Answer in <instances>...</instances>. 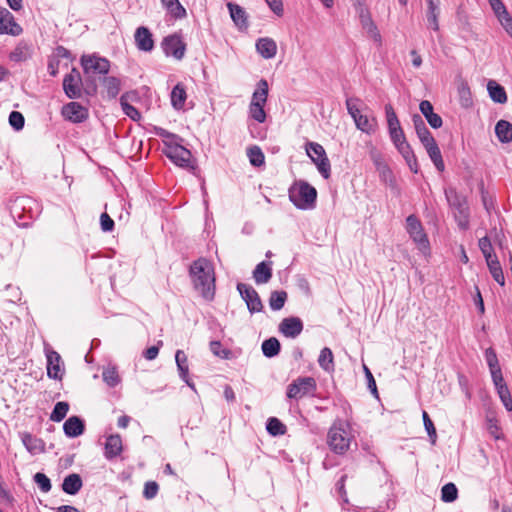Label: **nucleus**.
I'll return each instance as SVG.
<instances>
[{
	"mask_svg": "<svg viewBox=\"0 0 512 512\" xmlns=\"http://www.w3.org/2000/svg\"><path fill=\"white\" fill-rule=\"evenodd\" d=\"M190 276L195 290L204 299L211 301L215 295V277L212 264L204 258L194 261L190 266Z\"/></svg>",
	"mask_w": 512,
	"mask_h": 512,
	"instance_id": "nucleus-1",
	"label": "nucleus"
},
{
	"mask_svg": "<svg viewBox=\"0 0 512 512\" xmlns=\"http://www.w3.org/2000/svg\"><path fill=\"white\" fill-rule=\"evenodd\" d=\"M316 198V189L305 181L296 182L289 189V199L299 209L313 208Z\"/></svg>",
	"mask_w": 512,
	"mask_h": 512,
	"instance_id": "nucleus-2",
	"label": "nucleus"
},
{
	"mask_svg": "<svg viewBox=\"0 0 512 512\" xmlns=\"http://www.w3.org/2000/svg\"><path fill=\"white\" fill-rule=\"evenodd\" d=\"M352 436L348 425L342 421L335 422L328 432L327 442L330 449L337 454H344L350 447Z\"/></svg>",
	"mask_w": 512,
	"mask_h": 512,
	"instance_id": "nucleus-3",
	"label": "nucleus"
},
{
	"mask_svg": "<svg viewBox=\"0 0 512 512\" xmlns=\"http://www.w3.org/2000/svg\"><path fill=\"white\" fill-rule=\"evenodd\" d=\"M360 100L358 98H348L346 100L347 111L353 118L357 129L366 134H373L377 127V120L374 117L362 114L359 107Z\"/></svg>",
	"mask_w": 512,
	"mask_h": 512,
	"instance_id": "nucleus-4",
	"label": "nucleus"
},
{
	"mask_svg": "<svg viewBox=\"0 0 512 512\" xmlns=\"http://www.w3.org/2000/svg\"><path fill=\"white\" fill-rule=\"evenodd\" d=\"M268 97V83L266 80L261 79L257 84V89L253 93L252 101L249 106L250 116L259 123L266 120V113L264 105Z\"/></svg>",
	"mask_w": 512,
	"mask_h": 512,
	"instance_id": "nucleus-5",
	"label": "nucleus"
},
{
	"mask_svg": "<svg viewBox=\"0 0 512 512\" xmlns=\"http://www.w3.org/2000/svg\"><path fill=\"white\" fill-rule=\"evenodd\" d=\"M306 152L312 162L317 166L320 174L325 179H328L330 177L331 165L323 146L315 142H309L306 145Z\"/></svg>",
	"mask_w": 512,
	"mask_h": 512,
	"instance_id": "nucleus-6",
	"label": "nucleus"
},
{
	"mask_svg": "<svg viewBox=\"0 0 512 512\" xmlns=\"http://www.w3.org/2000/svg\"><path fill=\"white\" fill-rule=\"evenodd\" d=\"M406 229L414 243L424 254L429 251V240L423 226L415 215H409L406 219Z\"/></svg>",
	"mask_w": 512,
	"mask_h": 512,
	"instance_id": "nucleus-7",
	"label": "nucleus"
},
{
	"mask_svg": "<svg viewBox=\"0 0 512 512\" xmlns=\"http://www.w3.org/2000/svg\"><path fill=\"white\" fill-rule=\"evenodd\" d=\"M316 390V381L312 377H300L294 380L287 388V397L301 399Z\"/></svg>",
	"mask_w": 512,
	"mask_h": 512,
	"instance_id": "nucleus-8",
	"label": "nucleus"
},
{
	"mask_svg": "<svg viewBox=\"0 0 512 512\" xmlns=\"http://www.w3.org/2000/svg\"><path fill=\"white\" fill-rule=\"evenodd\" d=\"M80 61L85 74L106 75L110 70L109 60L96 54L83 55Z\"/></svg>",
	"mask_w": 512,
	"mask_h": 512,
	"instance_id": "nucleus-9",
	"label": "nucleus"
},
{
	"mask_svg": "<svg viewBox=\"0 0 512 512\" xmlns=\"http://www.w3.org/2000/svg\"><path fill=\"white\" fill-rule=\"evenodd\" d=\"M63 90L70 99H76L82 95V79L80 72L73 68L63 79Z\"/></svg>",
	"mask_w": 512,
	"mask_h": 512,
	"instance_id": "nucleus-10",
	"label": "nucleus"
},
{
	"mask_svg": "<svg viewBox=\"0 0 512 512\" xmlns=\"http://www.w3.org/2000/svg\"><path fill=\"white\" fill-rule=\"evenodd\" d=\"M161 45L167 56H173L177 60L184 57L186 45L179 35L173 34L165 37Z\"/></svg>",
	"mask_w": 512,
	"mask_h": 512,
	"instance_id": "nucleus-11",
	"label": "nucleus"
},
{
	"mask_svg": "<svg viewBox=\"0 0 512 512\" xmlns=\"http://www.w3.org/2000/svg\"><path fill=\"white\" fill-rule=\"evenodd\" d=\"M237 290L246 302L247 308L251 313L260 312L263 308L261 299L257 291L244 283H238Z\"/></svg>",
	"mask_w": 512,
	"mask_h": 512,
	"instance_id": "nucleus-12",
	"label": "nucleus"
},
{
	"mask_svg": "<svg viewBox=\"0 0 512 512\" xmlns=\"http://www.w3.org/2000/svg\"><path fill=\"white\" fill-rule=\"evenodd\" d=\"M166 156L176 165L181 167H189L191 163V152L184 146L179 144L167 145L165 150Z\"/></svg>",
	"mask_w": 512,
	"mask_h": 512,
	"instance_id": "nucleus-13",
	"label": "nucleus"
},
{
	"mask_svg": "<svg viewBox=\"0 0 512 512\" xmlns=\"http://www.w3.org/2000/svg\"><path fill=\"white\" fill-rule=\"evenodd\" d=\"M22 28L15 22L14 16L4 7H0V34L20 35Z\"/></svg>",
	"mask_w": 512,
	"mask_h": 512,
	"instance_id": "nucleus-14",
	"label": "nucleus"
},
{
	"mask_svg": "<svg viewBox=\"0 0 512 512\" xmlns=\"http://www.w3.org/2000/svg\"><path fill=\"white\" fill-rule=\"evenodd\" d=\"M62 115L73 123H81L88 118V110L78 102H70L63 106Z\"/></svg>",
	"mask_w": 512,
	"mask_h": 512,
	"instance_id": "nucleus-15",
	"label": "nucleus"
},
{
	"mask_svg": "<svg viewBox=\"0 0 512 512\" xmlns=\"http://www.w3.org/2000/svg\"><path fill=\"white\" fill-rule=\"evenodd\" d=\"M303 323L298 317L284 318L279 324V331L288 338H295L301 334Z\"/></svg>",
	"mask_w": 512,
	"mask_h": 512,
	"instance_id": "nucleus-16",
	"label": "nucleus"
},
{
	"mask_svg": "<svg viewBox=\"0 0 512 512\" xmlns=\"http://www.w3.org/2000/svg\"><path fill=\"white\" fill-rule=\"evenodd\" d=\"M135 44L137 48L144 52H150L154 48V40L148 28L141 26L135 31Z\"/></svg>",
	"mask_w": 512,
	"mask_h": 512,
	"instance_id": "nucleus-17",
	"label": "nucleus"
},
{
	"mask_svg": "<svg viewBox=\"0 0 512 512\" xmlns=\"http://www.w3.org/2000/svg\"><path fill=\"white\" fill-rule=\"evenodd\" d=\"M135 99H137V93L135 91L126 92L121 96L120 104L126 116L133 121H139L141 119L140 112L130 104V102Z\"/></svg>",
	"mask_w": 512,
	"mask_h": 512,
	"instance_id": "nucleus-18",
	"label": "nucleus"
},
{
	"mask_svg": "<svg viewBox=\"0 0 512 512\" xmlns=\"http://www.w3.org/2000/svg\"><path fill=\"white\" fill-rule=\"evenodd\" d=\"M21 440L27 451L32 455H38L45 451L44 441L30 433H21Z\"/></svg>",
	"mask_w": 512,
	"mask_h": 512,
	"instance_id": "nucleus-19",
	"label": "nucleus"
},
{
	"mask_svg": "<svg viewBox=\"0 0 512 512\" xmlns=\"http://www.w3.org/2000/svg\"><path fill=\"white\" fill-rule=\"evenodd\" d=\"M47 374L50 378L61 379L60 355L51 349H46Z\"/></svg>",
	"mask_w": 512,
	"mask_h": 512,
	"instance_id": "nucleus-20",
	"label": "nucleus"
},
{
	"mask_svg": "<svg viewBox=\"0 0 512 512\" xmlns=\"http://www.w3.org/2000/svg\"><path fill=\"white\" fill-rule=\"evenodd\" d=\"M427 3V11L426 18L428 27L432 28L434 31L439 30V22L438 18L440 15V0H426Z\"/></svg>",
	"mask_w": 512,
	"mask_h": 512,
	"instance_id": "nucleus-21",
	"label": "nucleus"
},
{
	"mask_svg": "<svg viewBox=\"0 0 512 512\" xmlns=\"http://www.w3.org/2000/svg\"><path fill=\"white\" fill-rule=\"evenodd\" d=\"M256 50L264 59H271L277 53V44L272 38H260L256 42Z\"/></svg>",
	"mask_w": 512,
	"mask_h": 512,
	"instance_id": "nucleus-22",
	"label": "nucleus"
},
{
	"mask_svg": "<svg viewBox=\"0 0 512 512\" xmlns=\"http://www.w3.org/2000/svg\"><path fill=\"white\" fill-rule=\"evenodd\" d=\"M445 196L449 205L456 210V213L463 214L468 211L465 198L458 194L454 188L446 189Z\"/></svg>",
	"mask_w": 512,
	"mask_h": 512,
	"instance_id": "nucleus-23",
	"label": "nucleus"
},
{
	"mask_svg": "<svg viewBox=\"0 0 512 512\" xmlns=\"http://www.w3.org/2000/svg\"><path fill=\"white\" fill-rule=\"evenodd\" d=\"M419 109L432 128L438 129L442 126V118L434 113L433 106L428 100L421 101Z\"/></svg>",
	"mask_w": 512,
	"mask_h": 512,
	"instance_id": "nucleus-24",
	"label": "nucleus"
},
{
	"mask_svg": "<svg viewBox=\"0 0 512 512\" xmlns=\"http://www.w3.org/2000/svg\"><path fill=\"white\" fill-rule=\"evenodd\" d=\"M63 430L68 437H78L84 432V423L78 416H71L65 421Z\"/></svg>",
	"mask_w": 512,
	"mask_h": 512,
	"instance_id": "nucleus-25",
	"label": "nucleus"
},
{
	"mask_svg": "<svg viewBox=\"0 0 512 512\" xmlns=\"http://www.w3.org/2000/svg\"><path fill=\"white\" fill-rule=\"evenodd\" d=\"M122 452V439L120 435H110L105 443V457L113 459Z\"/></svg>",
	"mask_w": 512,
	"mask_h": 512,
	"instance_id": "nucleus-26",
	"label": "nucleus"
},
{
	"mask_svg": "<svg viewBox=\"0 0 512 512\" xmlns=\"http://www.w3.org/2000/svg\"><path fill=\"white\" fill-rule=\"evenodd\" d=\"M227 7L229 9L230 16L234 21L235 25L240 29L247 28L248 22L244 9L234 3H228Z\"/></svg>",
	"mask_w": 512,
	"mask_h": 512,
	"instance_id": "nucleus-27",
	"label": "nucleus"
},
{
	"mask_svg": "<svg viewBox=\"0 0 512 512\" xmlns=\"http://www.w3.org/2000/svg\"><path fill=\"white\" fill-rule=\"evenodd\" d=\"M487 90L490 98L499 104L507 102V94L505 89L499 85L496 81L490 80L487 84Z\"/></svg>",
	"mask_w": 512,
	"mask_h": 512,
	"instance_id": "nucleus-28",
	"label": "nucleus"
},
{
	"mask_svg": "<svg viewBox=\"0 0 512 512\" xmlns=\"http://www.w3.org/2000/svg\"><path fill=\"white\" fill-rule=\"evenodd\" d=\"M398 152L403 156L410 170L414 173L418 172V165L416 157L408 144V142L402 143L400 145L395 146Z\"/></svg>",
	"mask_w": 512,
	"mask_h": 512,
	"instance_id": "nucleus-29",
	"label": "nucleus"
},
{
	"mask_svg": "<svg viewBox=\"0 0 512 512\" xmlns=\"http://www.w3.org/2000/svg\"><path fill=\"white\" fill-rule=\"evenodd\" d=\"M82 487V479L78 474L66 476L62 483V489L65 493L75 495Z\"/></svg>",
	"mask_w": 512,
	"mask_h": 512,
	"instance_id": "nucleus-30",
	"label": "nucleus"
},
{
	"mask_svg": "<svg viewBox=\"0 0 512 512\" xmlns=\"http://www.w3.org/2000/svg\"><path fill=\"white\" fill-rule=\"evenodd\" d=\"M272 277V269L266 262L257 264L253 271V278L257 284H265L269 282Z\"/></svg>",
	"mask_w": 512,
	"mask_h": 512,
	"instance_id": "nucleus-31",
	"label": "nucleus"
},
{
	"mask_svg": "<svg viewBox=\"0 0 512 512\" xmlns=\"http://www.w3.org/2000/svg\"><path fill=\"white\" fill-rule=\"evenodd\" d=\"M186 98L187 94L184 86L181 83L176 84L171 92L172 106L177 110L182 109L185 104Z\"/></svg>",
	"mask_w": 512,
	"mask_h": 512,
	"instance_id": "nucleus-32",
	"label": "nucleus"
},
{
	"mask_svg": "<svg viewBox=\"0 0 512 512\" xmlns=\"http://www.w3.org/2000/svg\"><path fill=\"white\" fill-rule=\"evenodd\" d=\"M495 133L502 143L512 141V124L506 120H500L496 124Z\"/></svg>",
	"mask_w": 512,
	"mask_h": 512,
	"instance_id": "nucleus-33",
	"label": "nucleus"
},
{
	"mask_svg": "<svg viewBox=\"0 0 512 512\" xmlns=\"http://www.w3.org/2000/svg\"><path fill=\"white\" fill-rule=\"evenodd\" d=\"M318 363L326 372H332L334 370V356L330 348L325 347L321 350Z\"/></svg>",
	"mask_w": 512,
	"mask_h": 512,
	"instance_id": "nucleus-34",
	"label": "nucleus"
},
{
	"mask_svg": "<svg viewBox=\"0 0 512 512\" xmlns=\"http://www.w3.org/2000/svg\"><path fill=\"white\" fill-rule=\"evenodd\" d=\"M486 263H487V266L489 268V272L492 275L493 279L498 284L503 286L505 284V277H504L503 270H502V267H501V264H500L498 258H494L492 260H489Z\"/></svg>",
	"mask_w": 512,
	"mask_h": 512,
	"instance_id": "nucleus-35",
	"label": "nucleus"
},
{
	"mask_svg": "<svg viewBox=\"0 0 512 512\" xmlns=\"http://www.w3.org/2000/svg\"><path fill=\"white\" fill-rule=\"evenodd\" d=\"M103 85L109 98L114 99L120 92L121 82L118 78L110 76L103 79Z\"/></svg>",
	"mask_w": 512,
	"mask_h": 512,
	"instance_id": "nucleus-36",
	"label": "nucleus"
},
{
	"mask_svg": "<svg viewBox=\"0 0 512 512\" xmlns=\"http://www.w3.org/2000/svg\"><path fill=\"white\" fill-rule=\"evenodd\" d=\"M458 95H459L460 104L463 107L468 108L472 105V103H473L472 95H471L470 87L467 82H465L463 80H461L459 82Z\"/></svg>",
	"mask_w": 512,
	"mask_h": 512,
	"instance_id": "nucleus-37",
	"label": "nucleus"
},
{
	"mask_svg": "<svg viewBox=\"0 0 512 512\" xmlns=\"http://www.w3.org/2000/svg\"><path fill=\"white\" fill-rule=\"evenodd\" d=\"M262 352L268 357H274L280 352V342L277 338L271 337L262 343Z\"/></svg>",
	"mask_w": 512,
	"mask_h": 512,
	"instance_id": "nucleus-38",
	"label": "nucleus"
},
{
	"mask_svg": "<svg viewBox=\"0 0 512 512\" xmlns=\"http://www.w3.org/2000/svg\"><path fill=\"white\" fill-rule=\"evenodd\" d=\"M425 149L437 170L442 172L445 168V165L442 159L441 151L437 143L433 144L432 146L426 147Z\"/></svg>",
	"mask_w": 512,
	"mask_h": 512,
	"instance_id": "nucleus-39",
	"label": "nucleus"
},
{
	"mask_svg": "<svg viewBox=\"0 0 512 512\" xmlns=\"http://www.w3.org/2000/svg\"><path fill=\"white\" fill-rule=\"evenodd\" d=\"M31 57L30 47L26 44H19L10 53V59L15 62H23Z\"/></svg>",
	"mask_w": 512,
	"mask_h": 512,
	"instance_id": "nucleus-40",
	"label": "nucleus"
},
{
	"mask_svg": "<svg viewBox=\"0 0 512 512\" xmlns=\"http://www.w3.org/2000/svg\"><path fill=\"white\" fill-rule=\"evenodd\" d=\"M175 361L179 371L180 378H187L189 373L188 359L184 351L177 350L175 354Z\"/></svg>",
	"mask_w": 512,
	"mask_h": 512,
	"instance_id": "nucleus-41",
	"label": "nucleus"
},
{
	"mask_svg": "<svg viewBox=\"0 0 512 512\" xmlns=\"http://www.w3.org/2000/svg\"><path fill=\"white\" fill-rule=\"evenodd\" d=\"M287 300V293L285 291H273L269 298L270 308L274 311L283 308Z\"/></svg>",
	"mask_w": 512,
	"mask_h": 512,
	"instance_id": "nucleus-42",
	"label": "nucleus"
},
{
	"mask_svg": "<svg viewBox=\"0 0 512 512\" xmlns=\"http://www.w3.org/2000/svg\"><path fill=\"white\" fill-rule=\"evenodd\" d=\"M161 2L175 18L185 17L186 10L178 0H161Z\"/></svg>",
	"mask_w": 512,
	"mask_h": 512,
	"instance_id": "nucleus-43",
	"label": "nucleus"
},
{
	"mask_svg": "<svg viewBox=\"0 0 512 512\" xmlns=\"http://www.w3.org/2000/svg\"><path fill=\"white\" fill-rule=\"evenodd\" d=\"M266 429L269 434L273 436L284 435L286 433L285 425L275 417L268 419Z\"/></svg>",
	"mask_w": 512,
	"mask_h": 512,
	"instance_id": "nucleus-44",
	"label": "nucleus"
},
{
	"mask_svg": "<svg viewBox=\"0 0 512 512\" xmlns=\"http://www.w3.org/2000/svg\"><path fill=\"white\" fill-rule=\"evenodd\" d=\"M458 497V489L454 483H447L441 489V500L446 503L453 502Z\"/></svg>",
	"mask_w": 512,
	"mask_h": 512,
	"instance_id": "nucleus-45",
	"label": "nucleus"
},
{
	"mask_svg": "<svg viewBox=\"0 0 512 512\" xmlns=\"http://www.w3.org/2000/svg\"><path fill=\"white\" fill-rule=\"evenodd\" d=\"M69 410V404L67 402H57L50 415V419L54 422L62 421Z\"/></svg>",
	"mask_w": 512,
	"mask_h": 512,
	"instance_id": "nucleus-46",
	"label": "nucleus"
},
{
	"mask_svg": "<svg viewBox=\"0 0 512 512\" xmlns=\"http://www.w3.org/2000/svg\"><path fill=\"white\" fill-rule=\"evenodd\" d=\"M247 155L250 163L255 167H259L264 163V154L258 146L250 147L247 150Z\"/></svg>",
	"mask_w": 512,
	"mask_h": 512,
	"instance_id": "nucleus-47",
	"label": "nucleus"
},
{
	"mask_svg": "<svg viewBox=\"0 0 512 512\" xmlns=\"http://www.w3.org/2000/svg\"><path fill=\"white\" fill-rule=\"evenodd\" d=\"M478 245L482 254L485 257L486 262L494 258H497V256L493 254V248L490 239L487 236L480 238Z\"/></svg>",
	"mask_w": 512,
	"mask_h": 512,
	"instance_id": "nucleus-48",
	"label": "nucleus"
},
{
	"mask_svg": "<svg viewBox=\"0 0 512 512\" xmlns=\"http://www.w3.org/2000/svg\"><path fill=\"white\" fill-rule=\"evenodd\" d=\"M385 110H386V117H387V124H388L389 132L393 131V130L401 129L400 122H399L398 117H397L396 113L394 112L392 106L386 105Z\"/></svg>",
	"mask_w": 512,
	"mask_h": 512,
	"instance_id": "nucleus-49",
	"label": "nucleus"
},
{
	"mask_svg": "<svg viewBox=\"0 0 512 512\" xmlns=\"http://www.w3.org/2000/svg\"><path fill=\"white\" fill-rule=\"evenodd\" d=\"M102 377L104 382L110 387H114L120 382L118 372L114 367L106 368L102 373Z\"/></svg>",
	"mask_w": 512,
	"mask_h": 512,
	"instance_id": "nucleus-50",
	"label": "nucleus"
},
{
	"mask_svg": "<svg viewBox=\"0 0 512 512\" xmlns=\"http://www.w3.org/2000/svg\"><path fill=\"white\" fill-rule=\"evenodd\" d=\"M497 393H498L504 407L508 411H512V398H511L508 387L506 385L498 387Z\"/></svg>",
	"mask_w": 512,
	"mask_h": 512,
	"instance_id": "nucleus-51",
	"label": "nucleus"
},
{
	"mask_svg": "<svg viewBox=\"0 0 512 512\" xmlns=\"http://www.w3.org/2000/svg\"><path fill=\"white\" fill-rule=\"evenodd\" d=\"M412 121H413V125L416 130L418 138L430 134V131L427 129V127L420 115L415 114L412 117Z\"/></svg>",
	"mask_w": 512,
	"mask_h": 512,
	"instance_id": "nucleus-52",
	"label": "nucleus"
},
{
	"mask_svg": "<svg viewBox=\"0 0 512 512\" xmlns=\"http://www.w3.org/2000/svg\"><path fill=\"white\" fill-rule=\"evenodd\" d=\"M422 417H423L425 429L431 439L432 444H434L436 442V438H437L436 429L434 427V424L426 411H423Z\"/></svg>",
	"mask_w": 512,
	"mask_h": 512,
	"instance_id": "nucleus-53",
	"label": "nucleus"
},
{
	"mask_svg": "<svg viewBox=\"0 0 512 512\" xmlns=\"http://www.w3.org/2000/svg\"><path fill=\"white\" fill-rule=\"evenodd\" d=\"M9 123L15 130H21L24 127V116L18 111H12L9 115Z\"/></svg>",
	"mask_w": 512,
	"mask_h": 512,
	"instance_id": "nucleus-54",
	"label": "nucleus"
},
{
	"mask_svg": "<svg viewBox=\"0 0 512 512\" xmlns=\"http://www.w3.org/2000/svg\"><path fill=\"white\" fill-rule=\"evenodd\" d=\"M34 481L43 492H49L51 490L50 479L43 473H36L34 475Z\"/></svg>",
	"mask_w": 512,
	"mask_h": 512,
	"instance_id": "nucleus-55",
	"label": "nucleus"
},
{
	"mask_svg": "<svg viewBox=\"0 0 512 512\" xmlns=\"http://www.w3.org/2000/svg\"><path fill=\"white\" fill-rule=\"evenodd\" d=\"M210 350L214 355L222 359H228L231 354L228 349H222V345L219 341H212L210 343Z\"/></svg>",
	"mask_w": 512,
	"mask_h": 512,
	"instance_id": "nucleus-56",
	"label": "nucleus"
},
{
	"mask_svg": "<svg viewBox=\"0 0 512 512\" xmlns=\"http://www.w3.org/2000/svg\"><path fill=\"white\" fill-rule=\"evenodd\" d=\"M364 30L367 33V36L372 39L378 46L382 45V36L375 23L369 25Z\"/></svg>",
	"mask_w": 512,
	"mask_h": 512,
	"instance_id": "nucleus-57",
	"label": "nucleus"
},
{
	"mask_svg": "<svg viewBox=\"0 0 512 512\" xmlns=\"http://www.w3.org/2000/svg\"><path fill=\"white\" fill-rule=\"evenodd\" d=\"M159 490V486L155 481H148L145 483L144 490H143V496L146 499H153Z\"/></svg>",
	"mask_w": 512,
	"mask_h": 512,
	"instance_id": "nucleus-58",
	"label": "nucleus"
},
{
	"mask_svg": "<svg viewBox=\"0 0 512 512\" xmlns=\"http://www.w3.org/2000/svg\"><path fill=\"white\" fill-rule=\"evenodd\" d=\"M369 156L373 162V164L375 165V168H377L378 166L386 163L384 158H383V155L382 153L374 146H372L369 150Z\"/></svg>",
	"mask_w": 512,
	"mask_h": 512,
	"instance_id": "nucleus-59",
	"label": "nucleus"
},
{
	"mask_svg": "<svg viewBox=\"0 0 512 512\" xmlns=\"http://www.w3.org/2000/svg\"><path fill=\"white\" fill-rule=\"evenodd\" d=\"M497 18L507 15L506 7L501 0H488Z\"/></svg>",
	"mask_w": 512,
	"mask_h": 512,
	"instance_id": "nucleus-60",
	"label": "nucleus"
},
{
	"mask_svg": "<svg viewBox=\"0 0 512 512\" xmlns=\"http://www.w3.org/2000/svg\"><path fill=\"white\" fill-rule=\"evenodd\" d=\"M376 170L378 171L379 176L383 181L387 182V181L392 180V178H393L392 171L389 168L387 163H384V164L378 166L376 168Z\"/></svg>",
	"mask_w": 512,
	"mask_h": 512,
	"instance_id": "nucleus-61",
	"label": "nucleus"
},
{
	"mask_svg": "<svg viewBox=\"0 0 512 512\" xmlns=\"http://www.w3.org/2000/svg\"><path fill=\"white\" fill-rule=\"evenodd\" d=\"M487 428L489 433L495 438L500 439L501 434L499 432V427L497 424V420L494 417H489L487 419Z\"/></svg>",
	"mask_w": 512,
	"mask_h": 512,
	"instance_id": "nucleus-62",
	"label": "nucleus"
},
{
	"mask_svg": "<svg viewBox=\"0 0 512 512\" xmlns=\"http://www.w3.org/2000/svg\"><path fill=\"white\" fill-rule=\"evenodd\" d=\"M390 138L395 146L407 142L404 132L401 129L393 130L389 132Z\"/></svg>",
	"mask_w": 512,
	"mask_h": 512,
	"instance_id": "nucleus-63",
	"label": "nucleus"
},
{
	"mask_svg": "<svg viewBox=\"0 0 512 512\" xmlns=\"http://www.w3.org/2000/svg\"><path fill=\"white\" fill-rule=\"evenodd\" d=\"M498 20L501 23L502 27L505 29V31L512 38V17L510 16V14L507 13V15L500 16Z\"/></svg>",
	"mask_w": 512,
	"mask_h": 512,
	"instance_id": "nucleus-64",
	"label": "nucleus"
}]
</instances>
